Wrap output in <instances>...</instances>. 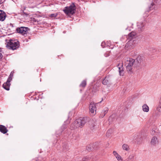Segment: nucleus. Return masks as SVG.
<instances>
[{
    "mask_svg": "<svg viewBox=\"0 0 161 161\" xmlns=\"http://www.w3.org/2000/svg\"><path fill=\"white\" fill-rule=\"evenodd\" d=\"M10 84L9 82L7 81L6 83H4L3 85V87L7 90H9V86Z\"/></svg>",
    "mask_w": 161,
    "mask_h": 161,
    "instance_id": "obj_14",
    "label": "nucleus"
},
{
    "mask_svg": "<svg viewBox=\"0 0 161 161\" xmlns=\"http://www.w3.org/2000/svg\"><path fill=\"white\" fill-rule=\"evenodd\" d=\"M28 28L24 27H21L17 29V31L18 33H21L22 35H24L26 33Z\"/></svg>",
    "mask_w": 161,
    "mask_h": 161,
    "instance_id": "obj_6",
    "label": "nucleus"
},
{
    "mask_svg": "<svg viewBox=\"0 0 161 161\" xmlns=\"http://www.w3.org/2000/svg\"><path fill=\"white\" fill-rule=\"evenodd\" d=\"M86 122V118H80L75 120L73 125L72 127L74 128H76L81 127Z\"/></svg>",
    "mask_w": 161,
    "mask_h": 161,
    "instance_id": "obj_4",
    "label": "nucleus"
},
{
    "mask_svg": "<svg viewBox=\"0 0 161 161\" xmlns=\"http://www.w3.org/2000/svg\"><path fill=\"white\" fill-rule=\"evenodd\" d=\"M122 148L124 150L128 151L129 150V146L126 144H124L122 145Z\"/></svg>",
    "mask_w": 161,
    "mask_h": 161,
    "instance_id": "obj_22",
    "label": "nucleus"
},
{
    "mask_svg": "<svg viewBox=\"0 0 161 161\" xmlns=\"http://www.w3.org/2000/svg\"><path fill=\"white\" fill-rule=\"evenodd\" d=\"M113 132V130L112 129H109L107 131L106 136L107 137H109L110 136Z\"/></svg>",
    "mask_w": 161,
    "mask_h": 161,
    "instance_id": "obj_21",
    "label": "nucleus"
},
{
    "mask_svg": "<svg viewBox=\"0 0 161 161\" xmlns=\"http://www.w3.org/2000/svg\"><path fill=\"white\" fill-rule=\"evenodd\" d=\"M135 60L130 58H126L124 59V62L127 71H130Z\"/></svg>",
    "mask_w": 161,
    "mask_h": 161,
    "instance_id": "obj_3",
    "label": "nucleus"
},
{
    "mask_svg": "<svg viewBox=\"0 0 161 161\" xmlns=\"http://www.w3.org/2000/svg\"><path fill=\"white\" fill-rule=\"evenodd\" d=\"M13 72H12L10 75H9V77L7 80V81L9 82H10L12 80V77L13 76Z\"/></svg>",
    "mask_w": 161,
    "mask_h": 161,
    "instance_id": "obj_23",
    "label": "nucleus"
},
{
    "mask_svg": "<svg viewBox=\"0 0 161 161\" xmlns=\"http://www.w3.org/2000/svg\"><path fill=\"white\" fill-rule=\"evenodd\" d=\"M158 141L157 138L156 136L153 137L152 139L151 143L152 145H154L158 143Z\"/></svg>",
    "mask_w": 161,
    "mask_h": 161,
    "instance_id": "obj_13",
    "label": "nucleus"
},
{
    "mask_svg": "<svg viewBox=\"0 0 161 161\" xmlns=\"http://www.w3.org/2000/svg\"><path fill=\"white\" fill-rule=\"evenodd\" d=\"M113 153L118 161H122L121 157L118 154L116 151H114L113 152Z\"/></svg>",
    "mask_w": 161,
    "mask_h": 161,
    "instance_id": "obj_10",
    "label": "nucleus"
},
{
    "mask_svg": "<svg viewBox=\"0 0 161 161\" xmlns=\"http://www.w3.org/2000/svg\"><path fill=\"white\" fill-rule=\"evenodd\" d=\"M108 108H105L104 110L102 112V114L100 115V117L103 118L105 115L107 113V112L108 111Z\"/></svg>",
    "mask_w": 161,
    "mask_h": 161,
    "instance_id": "obj_16",
    "label": "nucleus"
},
{
    "mask_svg": "<svg viewBox=\"0 0 161 161\" xmlns=\"http://www.w3.org/2000/svg\"><path fill=\"white\" fill-rule=\"evenodd\" d=\"M1 48H0V59L2 58L3 57V55L1 53Z\"/></svg>",
    "mask_w": 161,
    "mask_h": 161,
    "instance_id": "obj_29",
    "label": "nucleus"
},
{
    "mask_svg": "<svg viewBox=\"0 0 161 161\" xmlns=\"http://www.w3.org/2000/svg\"><path fill=\"white\" fill-rule=\"evenodd\" d=\"M157 110L158 112L161 113V97L160 98L159 104L157 108Z\"/></svg>",
    "mask_w": 161,
    "mask_h": 161,
    "instance_id": "obj_19",
    "label": "nucleus"
},
{
    "mask_svg": "<svg viewBox=\"0 0 161 161\" xmlns=\"http://www.w3.org/2000/svg\"><path fill=\"white\" fill-rule=\"evenodd\" d=\"M109 80H108V78L107 77H106L102 81V83L104 85H107L109 83Z\"/></svg>",
    "mask_w": 161,
    "mask_h": 161,
    "instance_id": "obj_20",
    "label": "nucleus"
},
{
    "mask_svg": "<svg viewBox=\"0 0 161 161\" xmlns=\"http://www.w3.org/2000/svg\"><path fill=\"white\" fill-rule=\"evenodd\" d=\"M137 26L139 31H141L143 29L144 25L142 22H139L137 24Z\"/></svg>",
    "mask_w": 161,
    "mask_h": 161,
    "instance_id": "obj_15",
    "label": "nucleus"
},
{
    "mask_svg": "<svg viewBox=\"0 0 161 161\" xmlns=\"http://www.w3.org/2000/svg\"><path fill=\"white\" fill-rule=\"evenodd\" d=\"M118 67L119 69V71L120 75L123 76L124 73L122 64H118Z\"/></svg>",
    "mask_w": 161,
    "mask_h": 161,
    "instance_id": "obj_8",
    "label": "nucleus"
},
{
    "mask_svg": "<svg viewBox=\"0 0 161 161\" xmlns=\"http://www.w3.org/2000/svg\"><path fill=\"white\" fill-rule=\"evenodd\" d=\"M90 129L92 130H97L99 128V125L96 123H94L90 126Z\"/></svg>",
    "mask_w": 161,
    "mask_h": 161,
    "instance_id": "obj_12",
    "label": "nucleus"
},
{
    "mask_svg": "<svg viewBox=\"0 0 161 161\" xmlns=\"http://www.w3.org/2000/svg\"><path fill=\"white\" fill-rule=\"evenodd\" d=\"M90 112L93 114H96V106L93 102H91L89 106Z\"/></svg>",
    "mask_w": 161,
    "mask_h": 161,
    "instance_id": "obj_5",
    "label": "nucleus"
},
{
    "mask_svg": "<svg viewBox=\"0 0 161 161\" xmlns=\"http://www.w3.org/2000/svg\"><path fill=\"white\" fill-rule=\"evenodd\" d=\"M145 60L144 58L142 56H138L136 59V61L137 62L136 66H139L141 64H142Z\"/></svg>",
    "mask_w": 161,
    "mask_h": 161,
    "instance_id": "obj_7",
    "label": "nucleus"
},
{
    "mask_svg": "<svg viewBox=\"0 0 161 161\" xmlns=\"http://www.w3.org/2000/svg\"><path fill=\"white\" fill-rule=\"evenodd\" d=\"M136 35V33L135 32L132 31L129 34V36L130 39H131L135 37Z\"/></svg>",
    "mask_w": 161,
    "mask_h": 161,
    "instance_id": "obj_18",
    "label": "nucleus"
},
{
    "mask_svg": "<svg viewBox=\"0 0 161 161\" xmlns=\"http://www.w3.org/2000/svg\"><path fill=\"white\" fill-rule=\"evenodd\" d=\"M155 4L153 3H152L151 4L150 6L149 7V9L150 10L152 9L153 8H154V5Z\"/></svg>",
    "mask_w": 161,
    "mask_h": 161,
    "instance_id": "obj_27",
    "label": "nucleus"
},
{
    "mask_svg": "<svg viewBox=\"0 0 161 161\" xmlns=\"http://www.w3.org/2000/svg\"><path fill=\"white\" fill-rule=\"evenodd\" d=\"M86 85V80H83L80 84V86L82 87H85Z\"/></svg>",
    "mask_w": 161,
    "mask_h": 161,
    "instance_id": "obj_25",
    "label": "nucleus"
},
{
    "mask_svg": "<svg viewBox=\"0 0 161 161\" xmlns=\"http://www.w3.org/2000/svg\"><path fill=\"white\" fill-rule=\"evenodd\" d=\"M6 14L3 10H0V21H3L5 19Z\"/></svg>",
    "mask_w": 161,
    "mask_h": 161,
    "instance_id": "obj_9",
    "label": "nucleus"
},
{
    "mask_svg": "<svg viewBox=\"0 0 161 161\" xmlns=\"http://www.w3.org/2000/svg\"><path fill=\"white\" fill-rule=\"evenodd\" d=\"M133 42L131 40H130L126 44L125 46L126 47H128V46L130 47L131 46V44H132V43Z\"/></svg>",
    "mask_w": 161,
    "mask_h": 161,
    "instance_id": "obj_26",
    "label": "nucleus"
},
{
    "mask_svg": "<svg viewBox=\"0 0 161 161\" xmlns=\"http://www.w3.org/2000/svg\"><path fill=\"white\" fill-rule=\"evenodd\" d=\"M8 131V130L5 126L0 125V131L1 132L5 134Z\"/></svg>",
    "mask_w": 161,
    "mask_h": 161,
    "instance_id": "obj_11",
    "label": "nucleus"
},
{
    "mask_svg": "<svg viewBox=\"0 0 161 161\" xmlns=\"http://www.w3.org/2000/svg\"><path fill=\"white\" fill-rule=\"evenodd\" d=\"M142 110L143 111L145 112H148L149 110V108L148 106L146 104H144L142 106Z\"/></svg>",
    "mask_w": 161,
    "mask_h": 161,
    "instance_id": "obj_17",
    "label": "nucleus"
},
{
    "mask_svg": "<svg viewBox=\"0 0 161 161\" xmlns=\"http://www.w3.org/2000/svg\"><path fill=\"white\" fill-rule=\"evenodd\" d=\"M6 47L9 49L13 50L16 49L19 47V43L16 40H10L7 42Z\"/></svg>",
    "mask_w": 161,
    "mask_h": 161,
    "instance_id": "obj_1",
    "label": "nucleus"
},
{
    "mask_svg": "<svg viewBox=\"0 0 161 161\" xmlns=\"http://www.w3.org/2000/svg\"><path fill=\"white\" fill-rule=\"evenodd\" d=\"M57 14L56 13L53 14H51L50 15V16H51V17H53V18H55L57 16Z\"/></svg>",
    "mask_w": 161,
    "mask_h": 161,
    "instance_id": "obj_28",
    "label": "nucleus"
},
{
    "mask_svg": "<svg viewBox=\"0 0 161 161\" xmlns=\"http://www.w3.org/2000/svg\"><path fill=\"white\" fill-rule=\"evenodd\" d=\"M75 6L74 3L69 6L65 7L63 10L65 13L68 16L72 15L75 13Z\"/></svg>",
    "mask_w": 161,
    "mask_h": 161,
    "instance_id": "obj_2",
    "label": "nucleus"
},
{
    "mask_svg": "<svg viewBox=\"0 0 161 161\" xmlns=\"http://www.w3.org/2000/svg\"><path fill=\"white\" fill-rule=\"evenodd\" d=\"M135 155L134 154H130L128 157V159L129 160H130L134 159V158Z\"/></svg>",
    "mask_w": 161,
    "mask_h": 161,
    "instance_id": "obj_24",
    "label": "nucleus"
}]
</instances>
